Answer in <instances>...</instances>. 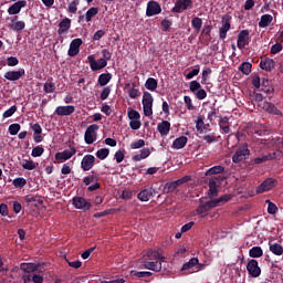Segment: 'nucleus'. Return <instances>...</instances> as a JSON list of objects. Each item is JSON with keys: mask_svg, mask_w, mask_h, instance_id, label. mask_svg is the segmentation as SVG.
I'll use <instances>...</instances> for the list:
<instances>
[{"mask_svg": "<svg viewBox=\"0 0 283 283\" xmlns=\"http://www.w3.org/2000/svg\"><path fill=\"white\" fill-rule=\"evenodd\" d=\"M146 256L148 259L143 262L144 269L155 271L156 273L163 271V262H165V256H163L159 251L150 250L146 253Z\"/></svg>", "mask_w": 283, "mask_h": 283, "instance_id": "obj_1", "label": "nucleus"}, {"mask_svg": "<svg viewBox=\"0 0 283 283\" xmlns=\"http://www.w3.org/2000/svg\"><path fill=\"white\" fill-rule=\"evenodd\" d=\"M231 200V195H224L220 197L219 199H213L211 201H208L206 203H200L197 208L196 212L201 217L205 218L207 216V212L209 209H213L214 207H218V205H223V202H229Z\"/></svg>", "mask_w": 283, "mask_h": 283, "instance_id": "obj_2", "label": "nucleus"}, {"mask_svg": "<svg viewBox=\"0 0 283 283\" xmlns=\"http://www.w3.org/2000/svg\"><path fill=\"white\" fill-rule=\"evenodd\" d=\"M142 105L144 109V115L147 118H151V116H154V96H151V93L144 92Z\"/></svg>", "mask_w": 283, "mask_h": 283, "instance_id": "obj_3", "label": "nucleus"}, {"mask_svg": "<svg viewBox=\"0 0 283 283\" xmlns=\"http://www.w3.org/2000/svg\"><path fill=\"white\" fill-rule=\"evenodd\" d=\"M98 132V125L92 124L90 125L84 134V140L86 145H93V143H96L97 133Z\"/></svg>", "mask_w": 283, "mask_h": 283, "instance_id": "obj_4", "label": "nucleus"}, {"mask_svg": "<svg viewBox=\"0 0 283 283\" xmlns=\"http://www.w3.org/2000/svg\"><path fill=\"white\" fill-rule=\"evenodd\" d=\"M247 271L251 277H260L262 275V269L258 263V260L251 259L247 264Z\"/></svg>", "mask_w": 283, "mask_h": 283, "instance_id": "obj_5", "label": "nucleus"}, {"mask_svg": "<svg viewBox=\"0 0 283 283\" xmlns=\"http://www.w3.org/2000/svg\"><path fill=\"white\" fill-rule=\"evenodd\" d=\"M231 30V15H224L221 20V27L219 29V38L224 41L227 39V32Z\"/></svg>", "mask_w": 283, "mask_h": 283, "instance_id": "obj_6", "label": "nucleus"}, {"mask_svg": "<svg viewBox=\"0 0 283 283\" xmlns=\"http://www.w3.org/2000/svg\"><path fill=\"white\" fill-rule=\"evenodd\" d=\"M87 61L93 72H98V70H103L104 67H107V62L106 60H103V57L99 60H96L94 55H88Z\"/></svg>", "mask_w": 283, "mask_h": 283, "instance_id": "obj_7", "label": "nucleus"}, {"mask_svg": "<svg viewBox=\"0 0 283 283\" xmlns=\"http://www.w3.org/2000/svg\"><path fill=\"white\" fill-rule=\"evenodd\" d=\"M74 154H76L75 148H70V149H65L63 151L56 153L55 154V163L61 165V164L70 160V158H72V156H74Z\"/></svg>", "mask_w": 283, "mask_h": 283, "instance_id": "obj_8", "label": "nucleus"}, {"mask_svg": "<svg viewBox=\"0 0 283 283\" xmlns=\"http://www.w3.org/2000/svg\"><path fill=\"white\" fill-rule=\"evenodd\" d=\"M128 118H129V127L133 129H140V113H138L136 109L128 111Z\"/></svg>", "mask_w": 283, "mask_h": 283, "instance_id": "obj_9", "label": "nucleus"}, {"mask_svg": "<svg viewBox=\"0 0 283 283\" xmlns=\"http://www.w3.org/2000/svg\"><path fill=\"white\" fill-rule=\"evenodd\" d=\"M73 206L75 209H80L81 211H90V209H92V203L83 197H74Z\"/></svg>", "mask_w": 283, "mask_h": 283, "instance_id": "obj_10", "label": "nucleus"}, {"mask_svg": "<svg viewBox=\"0 0 283 283\" xmlns=\"http://www.w3.org/2000/svg\"><path fill=\"white\" fill-rule=\"evenodd\" d=\"M251 154L249 150V146H242L241 148H238V150L234 153L232 160L233 163H242V160H247V157Z\"/></svg>", "mask_w": 283, "mask_h": 283, "instance_id": "obj_11", "label": "nucleus"}, {"mask_svg": "<svg viewBox=\"0 0 283 283\" xmlns=\"http://www.w3.org/2000/svg\"><path fill=\"white\" fill-rule=\"evenodd\" d=\"M277 185V181L273 178L265 179L258 188L256 193H264L266 191H271Z\"/></svg>", "mask_w": 283, "mask_h": 283, "instance_id": "obj_12", "label": "nucleus"}, {"mask_svg": "<svg viewBox=\"0 0 283 283\" xmlns=\"http://www.w3.org/2000/svg\"><path fill=\"white\" fill-rule=\"evenodd\" d=\"M161 12H163V8L158 2L149 1L147 3V9H146L147 17H156V14H160Z\"/></svg>", "mask_w": 283, "mask_h": 283, "instance_id": "obj_13", "label": "nucleus"}, {"mask_svg": "<svg viewBox=\"0 0 283 283\" xmlns=\"http://www.w3.org/2000/svg\"><path fill=\"white\" fill-rule=\"evenodd\" d=\"M76 112V107L74 105H67V106H57L55 108L54 114L56 116H72Z\"/></svg>", "mask_w": 283, "mask_h": 283, "instance_id": "obj_14", "label": "nucleus"}, {"mask_svg": "<svg viewBox=\"0 0 283 283\" xmlns=\"http://www.w3.org/2000/svg\"><path fill=\"white\" fill-rule=\"evenodd\" d=\"M248 44H249V31L242 30L238 35L237 48H239V50H244V48H247Z\"/></svg>", "mask_w": 283, "mask_h": 283, "instance_id": "obj_15", "label": "nucleus"}, {"mask_svg": "<svg viewBox=\"0 0 283 283\" xmlns=\"http://www.w3.org/2000/svg\"><path fill=\"white\" fill-rule=\"evenodd\" d=\"M22 76H25V69H19L18 71H8L4 73L7 81H19Z\"/></svg>", "mask_w": 283, "mask_h": 283, "instance_id": "obj_16", "label": "nucleus"}, {"mask_svg": "<svg viewBox=\"0 0 283 283\" xmlns=\"http://www.w3.org/2000/svg\"><path fill=\"white\" fill-rule=\"evenodd\" d=\"M196 266H198V258H192L182 265L181 271L186 274L196 273Z\"/></svg>", "mask_w": 283, "mask_h": 283, "instance_id": "obj_17", "label": "nucleus"}, {"mask_svg": "<svg viewBox=\"0 0 283 283\" xmlns=\"http://www.w3.org/2000/svg\"><path fill=\"white\" fill-rule=\"evenodd\" d=\"M94 163H96L94 155H85L81 163L83 171H90L94 167Z\"/></svg>", "mask_w": 283, "mask_h": 283, "instance_id": "obj_18", "label": "nucleus"}, {"mask_svg": "<svg viewBox=\"0 0 283 283\" xmlns=\"http://www.w3.org/2000/svg\"><path fill=\"white\" fill-rule=\"evenodd\" d=\"M193 3L191 0H177L175 3V7L172 8V12H185L187 8H190V6Z\"/></svg>", "mask_w": 283, "mask_h": 283, "instance_id": "obj_19", "label": "nucleus"}, {"mask_svg": "<svg viewBox=\"0 0 283 283\" xmlns=\"http://www.w3.org/2000/svg\"><path fill=\"white\" fill-rule=\"evenodd\" d=\"M81 45H83V40L74 39L69 49V56H76L81 52Z\"/></svg>", "mask_w": 283, "mask_h": 283, "instance_id": "obj_20", "label": "nucleus"}, {"mask_svg": "<svg viewBox=\"0 0 283 283\" xmlns=\"http://www.w3.org/2000/svg\"><path fill=\"white\" fill-rule=\"evenodd\" d=\"M28 6V1L25 0H19L15 3H13L9 9H8V14H19L21 12L22 8H25Z\"/></svg>", "mask_w": 283, "mask_h": 283, "instance_id": "obj_21", "label": "nucleus"}, {"mask_svg": "<svg viewBox=\"0 0 283 283\" xmlns=\"http://www.w3.org/2000/svg\"><path fill=\"white\" fill-rule=\"evenodd\" d=\"M70 28H72V20H70L69 18H64L59 23L57 34L60 36H63V34H66V32L70 30Z\"/></svg>", "mask_w": 283, "mask_h": 283, "instance_id": "obj_22", "label": "nucleus"}, {"mask_svg": "<svg viewBox=\"0 0 283 283\" xmlns=\"http://www.w3.org/2000/svg\"><path fill=\"white\" fill-rule=\"evenodd\" d=\"M20 269L24 271V273H41V265L34 263H22Z\"/></svg>", "mask_w": 283, "mask_h": 283, "instance_id": "obj_23", "label": "nucleus"}, {"mask_svg": "<svg viewBox=\"0 0 283 283\" xmlns=\"http://www.w3.org/2000/svg\"><path fill=\"white\" fill-rule=\"evenodd\" d=\"M259 107H261L262 109H264L269 114H274L276 116H280V114H281L280 111L277 109V107H275L273 104H271L269 102L260 103Z\"/></svg>", "mask_w": 283, "mask_h": 283, "instance_id": "obj_24", "label": "nucleus"}, {"mask_svg": "<svg viewBox=\"0 0 283 283\" xmlns=\"http://www.w3.org/2000/svg\"><path fill=\"white\" fill-rule=\"evenodd\" d=\"M261 70H265V72H271L275 67V61L273 59H262L260 62Z\"/></svg>", "mask_w": 283, "mask_h": 283, "instance_id": "obj_25", "label": "nucleus"}, {"mask_svg": "<svg viewBox=\"0 0 283 283\" xmlns=\"http://www.w3.org/2000/svg\"><path fill=\"white\" fill-rule=\"evenodd\" d=\"M20 165L22 168L27 169V171H32L34 169H36V167H39L38 163H34V160H32V158H27V159H22L20 161Z\"/></svg>", "mask_w": 283, "mask_h": 283, "instance_id": "obj_26", "label": "nucleus"}, {"mask_svg": "<svg viewBox=\"0 0 283 283\" xmlns=\"http://www.w3.org/2000/svg\"><path fill=\"white\" fill-rule=\"evenodd\" d=\"M154 196V190L151 188H147L142 190L137 198L138 200H140L142 202H149L150 198Z\"/></svg>", "mask_w": 283, "mask_h": 283, "instance_id": "obj_27", "label": "nucleus"}, {"mask_svg": "<svg viewBox=\"0 0 283 283\" xmlns=\"http://www.w3.org/2000/svg\"><path fill=\"white\" fill-rule=\"evenodd\" d=\"M187 143H189V138L187 136H180L176 138L172 143V149H184V147L187 146Z\"/></svg>", "mask_w": 283, "mask_h": 283, "instance_id": "obj_28", "label": "nucleus"}, {"mask_svg": "<svg viewBox=\"0 0 283 283\" xmlns=\"http://www.w3.org/2000/svg\"><path fill=\"white\" fill-rule=\"evenodd\" d=\"M32 130H33V139L35 140V143H42L43 142V128H41V125L39 124H33L32 125Z\"/></svg>", "mask_w": 283, "mask_h": 283, "instance_id": "obj_29", "label": "nucleus"}, {"mask_svg": "<svg viewBox=\"0 0 283 283\" xmlns=\"http://www.w3.org/2000/svg\"><path fill=\"white\" fill-rule=\"evenodd\" d=\"M171 129V123L164 120L158 124V132L161 136H168Z\"/></svg>", "mask_w": 283, "mask_h": 283, "instance_id": "obj_30", "label": "nucleus"}, {"mask_svg": "<svg viewBox=\"0 0 283 283\" xmlns=\"http://www.w3.org/2000/svg\"><path fill=\"white\" fill-rule=\"evenodd\" d=\"M149 156H151V150H149V148H144L139 154L133 157V160H135V163H140V160H145V158H149Z\"/></svg>", "mask_w": 283, "mask_h": 283, "instance_id": "obj_31", "label": "nucleus"}, {"mask_svg": "<svg viewBox=\"0 0 283 283\" xmlns=\"http://www.w3.org/2000/svg\"><path fill=\"white\" fill-rule=\"evenodd\" d=\"M279 156H280V154H277V153L264 155L262 157L255 158L254 163H255V165H261V163H266V160H275V158H277Z\"/></svg>", "mask_w": 283, "mask_h": 283, "instance_id": "obj_32", "label": "nucleus"}, {"mask_svg": "<svg viewBox=\"0 0 283 283\" xmlns=\"http://www.w3.org/2000/svg\"><path fill=\"white\" fill-rule=\"evenodd\" d=\"M272 22H273V15L264 14L261 17V20L259 22V28H269V25H271Z\"/></svg>", "mask_w": 283, "mask_h": 283, "instance_id": "obj_33", "label": "nucleus"}, {"mask_svg": "<svg viewBox=\"0 0 283 283\" xmlns=\"http://www.w3.org/2000/svg\"><path fill=\"white\" fill-rule=\"evenodd\" d=\"M146 90H149V92H156L158 90V81L154 77H149L145 83Z\"/></svg>", "mask_w": 283, "mask_h": 283, "instance_id": "obj_34", "label": "nucleus"}, {"mask_svg": "<svg viewBox=\"0 0 283 283\" xmlns=\"http://www.w3.org/2000/svg\"><path fill=\"white\" fill-rule=\"evenodd\" d=\"M196 129L199 132V134H203L205 129H207V126L205 125V117L198 116L196 120Z\"/></svg>", "mask_w": 283, "mask_h": 283, "instance_id": "obj_35", "label": "nucleus"}, {"mask_svg": "<svg viewBox=\"0 0 283 283\" xmlns=\"http://www.w3.org/2000/svg\"><path fill=\"white\" fill-rule=\"evenodd\" d=\"M250 258H262L264 255V251L261 247H253L249 250Z\"/></svg>", "mask_w": 283, "mask_h": 283, "instance_id": "obj_36", "label": "nucleus"}, {"mask_svg": "<svg viewBox=\"0 0 283 283\" xmlns=\"http://www.w3.org/2000/svg\"><path fill=\"white\" fill-rule=\"evenodd\" d=\"M109 81H112V74L111 73H103L98 76V84L102 87H105V85H107V83H109Z\"/></svg>", "mask_w": 283, "mask_h": 283, "instance_id": "obj_37", "label": "nucleus"}, {"mask_svg": "<svg viewBox=\"0 0 283 283\" xmlns=\"http://www.w3.org/2000/svg\"><path fill=\"white\" fill-rule=\"evenodd\" d=\"M270 251L274 255H283V248L279 243H270Z\"/></svg>", "mask_w": 283, "mask_h": 283, "instance_id": "obj_38", "label": "nucleus"}, {"mask_svg": "<svg viewBox=\"0 0 283 283\" xmlns=\"http://www.w3.org/2000/svg\"><path fill=\"white\" fill-rule=\"evenodd\" d=\"M219 127L222 129L223 134H229V118L222 117L219 122Z\"/></svg>", "mask_w": 283, "mask_h": 283, "instance_id": "obj_39", "label": "nucleus"}, {"mask_svg": "<svg viewBox=\"0 0 283 283\" xmlns=\"http://www.w3.org/2000/svg\"><path fill=\"white\" fill-rule=\"evenodd\" d=\"M251 67H253V65L249 62H243L240 66L239 70L240 72H242V74H245L248 76V74H251Z\"/></svg>", "mask_w": 283, "mask_h": 283, "instance_id": "obj_40", "label": "nucleus"}, {"mask_svg": "<svg viewBox=\"0 0 283 283\" xmlns=\"http://www.w3.org/2000/svg\"><path fill=\"white\" fill-rule=\"evenodd\" d=\"M96 14H98V8L92 7L86 11V15H85L86 21L87 22L92 21V19H94Z\"/></svg>", "mask_w": 283, "mask_h": 283, "instance_id": "obj_41", "label": "nucleus"}, {"mask_svg": "<svg viewBox=\"0 0 283 283\" xmlns=\"http://www.w3.org/2000/svg\"><path fill=\"white\" fill-rule=\"evenodd\" d=\"M222 171H224L222 166H213L206 171V176H214L216 174H222Z\"/></svg>", "mask_w": 283, "mask_h": 283, "instance_id": "obj_42", "label": "nucleus"}, {"mask_svg": "<svg viewBox=\"0 0 283 283\" xmlns=\"http://www.w3.org/2000/svg\"><path fill=\"white\" fill-rule=\"evenodd\" d=\"M10 28L14 32H21L22 30H25V22L24 21H17L15 23L11 24Z\"/></svg>", "mask_w": 283, "mask_h": 283, "instance_id": "obj_43", "label": "nucleus"}, {"mask_svg": "<svg viewBox=\"0 0 283 283\" xmlns=\"http://www.w3.org/2000/svg\"><path fill=\"white\" fill-rule=\"evenodd\" d=\"M44 153H45V149L42 146H36L32 149L31 156L33 158H39V157L43 156Z\"/></svg>", "mask_w": 283, "mask_h": 283, "instance_id": "obj_44", "label": "nucleus"}, {"mask_svg": "<svg viewBox=\"0 0 283 283\" xmlns=\"http://www.w3.org/2000/svg\"><path fill=\"white\" fill-rule=\"evenodd\" d=\"M191 25L196 30V32H200V30H202V19L193 18L191 21Z\"/></svg>", "mask_w": 283, "mask_h": 283, "instance_id": "obj_45", "label": "nucleus"}, {"mask_svg": "<svg viewBox=\"0 0 283 283\" xmlns=\"http://www.w3.org/2000/svg\"><path fill=\"white\" fill-rule=\"evenodd\" d=\"M43 90L45 94H52L56 90V84L54 82H46L44 83Z\"/></svg>", "mask_w": 283, "mask_h": 283, "instance_id": "obj_46", "label": "nucleus"}, {"mask_svg": "<svg viewBox=\"0 0 283 283\" xmlns=\"http://www.w3.org/2000/svg\"><path fill=\"white\" fill-rule=\"evenodd\" d=\"M13 185L18 188V189H23V187H25V185H28V180H25V178L20 177V178H15L13 180Z\"/></svg>", "mask_w": 283, "mask_h": 283, "instance_id": "obj_47", "label": "nucleus"}, {"mask_svg": "<svg viewBox=\"0 0 283 283\" xmlns=\"http://www.w3.org/2000/svg\"><path fill=\"white\" fill-rule=\"evenodd\" d=\"M266 205H268V213H270L271 216H275V213H277V206H275V203L271 202V200H265Z\"/></svg>", "mask_w": 283, "mask_h": 283, "instance_id": "obj_48", "label": "nucleus"}, {"mask_svg": "<svg viewBox=\"0 0 283 283\" xmlns=\"http://www.w3.org/2000/svg\"><path fill=\"white\" fill-rule=\"evenodd\" d=\"M109 156V149L102 148L96 151V157L99 158V160H105Z\"/></svg>", "mask_w": 283, "mask_h": 283, "instance_id": "obj_49", "label": "nucleus"}, {"mask_svg": "<svg viewBox=\"0 0 283 283\" xmlns=\"http://www.w3.org/2000/svg\"><path fill=\"white\" fill-rule=\"evenodd\" d=\"M19 132H21V125H19V124H11L9 126V134L11 136H17V134H19Z\"/></svg>", "mask_w": 283, "mask_h": 283, "instance_id": "obj_50", "label": "nucleus"}, {"mask_svg": "<svg viewBox=\"0 0 283 283\" xmlns=\"http://www.w3.org/2000/svg\"><path fill=\"white\" fill-rule=\"evenodd\" d=\"M78 3H80V0H73V1L69 4V12H71V14H76V10H77Z\"/></svg>", "mask_w": 283, "mask_h": 283, "instance_id": "obj_51", "label": "nucleus"}, {"mask_svg": "<svg viewBox=\"0 0 283 283\" xmlns=\"http://www.w3.org/2000/svg\"><path fill=\"white\" fill-rule=\"evenodd\" d=\"M144 145H145V139H138L137 142H133L130 144V149H142Z\"/></svg>", "mask_w": 283, "mask_h": 283, "instance_id": "obj_52", "label": "nucleus"}, {"mask_svg": "<svg viewBox=\"0 0 283 283\" xmlns=\"http://www.w3.org/2000/svg\"><path fill=\"white\" fill-rule=\"evenodd\" d=\"M7 65L9 67H14L17 65H19V59L14 57V56H10L7 59Z\"/></svg>", "mask_w": 283, "mask_h": 283, "instance_id": "obj_53", "label": "nucleus"}, {"mask_svg": "<svg viewBox=\"0 0 283 283\" xmlns=\"http://www.w3.org/2000/svg\"><path fill=\"white\" fill-rule=\"evenodd\" d=\"M112 93V88L109 86H106L102 93H101V99L102 101H107L109 94Z\"/></svg>", "mask_w": 283, "mask_h": 283, "instance_id": "obj_54", "label": "nucleus"}, {"mask_svg": "<svg viewBox=\"0 0 283 283\" xmlns=\"http://www.w3.org/2000/svg\"><path fill=\"white\" fill-rule=\"evenodd\" d=\"M17 112V106L13 105L3 113V118H10Z\"/></svg>", "mask_w": 283, "mask_h": 283, "instance_id": "obj_55", "label": "nucleus"}, {"mask_svg": "<svg viewBox=\"0 0 283 283\" xmlns=\"http://www.w3.org/2000/svg\"><path fill=\"white\" fill-rule=\"evenodd\" d=\"M201 85L199 84L198 81H191L190 82V85H189V88H190V92H198L200 90Z\"/></svg>", "mask_w": 283, "mask_h": 283, "instance_id": "obj_56", "label": "nucleus"}, {"mask_svg": "<svg viewBox=\"0 0 283 283\" xmlns=\"http://www.w3.org/2000/svg\"><path fill=\"white\" fill-rule=\"evenodd\" d=\"M165 189H166V191L171 193V192L176 191V189H178V186L176 185V181H171V182L166 184Z\"/></svg>", "mask_w": 283, "mask_h": 283, "instance_id": "obj_57", "label": "nucleus"}, {"mask_svg": "<svg viewBox=\"0 0 283 283\" xmlns=\"http://www.w3.org/2000/svg\"><path fill=\"white\" fill-rule=\"evenodd\" d=\"M196 96L199 101H205V98H207V91H205V88H199Z\"/></svg>", "mask_w": 283, "mask_h": 283, "instance_id": "obj_58", "label": "nucleus"}, {"mask_svg": "<svg viewBox=\"0 0 283 283\" xmlns=\"http://www.w3.org/2000/svg\"><path fill=\"white\" fill-rule=\"evenodd\" d=\"M189 180H191V176H185L180 179L175 180V185H177V187H180V185H185V182H189Z\"/></svg>", "mask_w": 283, "mask_h": 283, "instance_id": "obj_59", "label": "nucleus"}, {"mask_svg": "<svg viewBox=\"0 0 283 283\" xmlns=\"http://www.w3.org/2000/svg\"><path fill=\"white\" fill-rule=\"evenodd\" d=\"M105 36V30H98L94 33L93 40L94 41H101Z\"/></svg>", "mask_w": 283, "mask_h": 283, "instance_id": "obj_60", "label": "nucleus"}, {"mask_svg": "<svg viewBox=\"0 0 283 283\" xmlns=\"http://www.w3.org/2000/svg\"><path fill=\"white\" fill-rule=\"evenodd\" d=\"M184 101H185L187 109H189L190 112L193 111V103L191 102V97L186 95L184 97Z\"/></svg>", "mask_w": 283, "mask_h": 283, "instance_id": "obj_61", "label": "nucleus"}, {"mask_svg": "<svg viewBox=\"0 0 283 283\" xmlns=\"http://www.w3.org/2000/svg\"><path fill=\"white\" fill-rule=\"evenodd\" d=\"M134 196V192H132V190H124L122 192V198L123 200H132V197Z\"/></svg>", "mask_w": 283, "mask_h": 283, "instance_id": "obj_62", "label": "nucleus"}, {"mask_svg": "<svg viewBox=\"0 0 283 283\" xmlns=\"http://www.w3.org/2000/svg\"><path fill=\"white\" fill-rule=\"evenodd\" d=\"M279 52H282V45L280 43L272 45L271 54H279Z\"/></svg>", "mask_w": 283, "mask_h": 283, "instance_id": "obj_63", "label": "nucleus"}, {"mask_svg": "<svg viewBox=\"0 0 283 283\" xmlns=\"http://www.w3.org/2000/svg\"><path fill=\"white\" fill-rule=\"evenodd\" d=\"M32 282L34 283H43V276L40 274H33Z\"/></svg>", "mask_w": 283, "mask_h": 283, "instance_id": "obj_64", "label": "nucleus"}]
</instances>
